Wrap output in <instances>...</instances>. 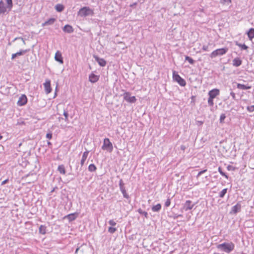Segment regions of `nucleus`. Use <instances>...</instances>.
<instances>
[{"instance_id":"29","label":"nucleus","mask_w":254,"mask_h":254,"mask_svg":"<svg viewBox=\"0 0 254 254\" xmlns=\"http://www.w3.org/2000/svg\"><path fill=\"white\" fill-rule=\"evenodd\" d=\"M211 46H214V45H213V44H209L207 45H203V46L202 47V50L204 51H210L213 48V47L211 48Z\"/></svg>"},{"instance_id":"35","label":"nucleus","mask_w":254,"mask_h":254,"mask_svg":"<svg viewBox=\"0 0 254 254\" xmlns=\"http://www.w3.org/2000/svg\"><path fill=\"white\" fill-rule=\"evenodd\" d=\"M137 212L140 214L143 215L145 218L148 217V213L145 211H143L141 208H139L137 210Z\"/></svg>"},{"instance_id":"57","label":"nucleus","mask_w":254,"mask_h":254,"mask_svg":"<svg viewBox=\"0 0 254 254\" xmlns=\"http://www.w3.org/2000/svg\"><path fill=\"white\" fill-rule=\"evenodd\" d=\"M116 133H117V134H120V132H119V131L118 130V129H117V130H116Z\"/></svg>"},{"instance_id":"20","label":"nucleus","mask_w":254,"mask_h":254,"mask_svg":"<svg viewBox=\"0 0 254 254\" xmlns=\"http://www.w3.org/2000/svg\"><path fill=\"white\" fill-rule=\"evenodd\" d=\"M63 31L64 32L67 33H71L73 32L74 29L72 28V27L68 24L65 25L63 28Z\"/></svg>"},{"instance_id":"8","label":"nucleus","mask_w":254,"mask_h":254,"mask_svg":"<svg viewBox=\"0 0 254 254\" xmlns=\"http://www.w3.org/2000/svg\"><path fill=\"white\" fill-rule=\"evenodd\" d=\"M27 103V98L25 95H22L17 101V104L19 106L25 105Z\"/></svg>"},{"instance_id":"15","label":"nucleus","mask_w":254,"mask_h":254,"mask_svg":"<svg viewBox=\"0 0 254 254\" xmlns=\"http://www.w3.org/2000/svg\"><path fill=\"white\" fill-rule=\"evenodd\" d=\"M78 216L77 213H73L66 215L64 218L67 219L69 222H71L76 219Z\"/></svg>"},{"instance_id":"43","label":"nucleus","mask_w":254,"mask_h":254,"mask_svg":"<svg viewBox=\"0 0 254 254\" xmlns=\"http://www.w3.org/2000/svg\"><path fill=\"white\" fill-rule=\"evenodd\" d=\"M226 118V115L225 114H222L220 117V122L221 123H223L224 120Z\"/></svg>"},{"instance_id":"60","label":"nucleus","mask_w":254,"mask_h":254,"mask_svg":"<svg viewBox=\"0 0 254 254\" xmlns=\"http://www.w3.org/2000/svg\"><path fill=\"white\" fill-rule=\"evenodd\" d=\"M8 45H11V43L10 42L8 43Z\"/></svg>"},{"instance_id":"49","label":"nucleus","mask_w":254,"mask_h":254,"mask_svg":"<svg viewBox=\"0 0 254 254\" xmlns=\"http://www.w3.org/2000/svg\"><path fill=\"white\" fill-rule=\"evenodd\" d=\"M18 39H21V40H22V41H23V43L24 45L25 44V40H24V39H23L22 37H16V38H15L13 40V41H15V40H18Z\"/></svg>"},{"instance_id":"3","label":"nucleus","mask_w":254,"mask_h":254,"mask_svg":"<svg viewBox=\"0 0 254 254\" xmlns=\"http://www.w3.org/2000/svg\"><path fill=\"white\" fill-rule=\"evenodd\" d=\"M228 50V49L226 47L216 49L211 53L210 57L213 59L217 56L224 55L227 52Z\"/></svg>"},{"instance_id":"47","label":"nucleus","mask_w":254,"mask_h":254,"mask_svg":"<svg viewBox=\"0 0 254 254\" xmlns=\"http://www.w3.org/2000/svg\"><path fill=\"white\" fill-rule=\"evenodd\" d=\"M46 137L49 139H51L52 138V133L51 131L48 132L46 134Z\"/></svg>"},{"instance_id":"51","label":"nucleus","mask_w":254,"mask_h":254,"mask_svg":"<svg viewBox=\"0 0 254 254\" xmlns=\"http://www.w3.org/2000/svg\"><path fill=\"white\" fill-rule=\"evenodd\" d=\"M64 116L65 117V120H66L67 119V118L68 117V114L67 112L64 111Z\"/></svg>"},{"instance_id":"56","label":"nucleus","mask_w":254,"mask_h":254,"mask_svg":"<svg viewBox=\"0 0 254 254\" xmlns=\"http://www.w3.org/2000/svg\"><path fill=\"white\" fill-rule=\"evenodd\" d=\"M202 124H203V122H198V124H197V125H198V126H201V125H202Z\"/></svg>"},{"instance_id":"61","label":"nucleus","mask_w":254,"mask_h":254,"mask_svg":"<svg viewBox=\"0 0 254 254\" xmlns=\"http://www.w3.org/2000/svg\"><path fill=\"white\" fill-rule=\"evenodd\" d=\"M213 254H219L215 253Z\"/></svg>"},{"instance_id":"45","label":"nucleus","mask_w":254,"mask_h":254,"mask_svg":"<svg viewBox=\"0 0 254 254\" xmlns=\"http://www.w3.org/2000/svg\"><path fill=\"white\" fill-rule=\"evenodd\" d=\"M207 171V169H204L203 170H201L198 172L197 175H196V178L198 179L199 177L202 174L205 173Z\"/></svg>"},{"instance_id":"23","label":"nucleus","mask_w":254,"mask_h":254,"mask_svg":"<svg viewBox=\"0 0 254 254\" xmlns=\"http://www.w3.org/2000/svg\"><path fill=\"white\" fill-rule=\"evenodd\" d=\"M237 87L238 89L242 90H247L251 89V86L242 84L241 83H237Z\"/></svg>"},{"instance_id":"42","label":"nucleus","mask_w":254,"mask_h":254,"mask_svg":"<svg viewBox=\"0 0 254 254\" xmlns=\"http://www.w3.org/2000/svg\"><path fill=\"white\" fill-rule=\"evenodd\" d=\"M247 110L249 112H253L254 111V105L248 106L247 107Z\"/></svg>"},{"instance_id":"39","label":"nucleus","mask_w":254,"mask_h":254,"mask_svg":"<svg viewBox=\"0 0 254 254\" xmlns=\"http://www.w3.org/2000/svg\"><path fill=\"white\" fill-rule=\"evenodd\" d=\"M122 193L124 197H125V198L127 199H130V196L128 195V194L126 190H124L123 191H122Z\"/></svg>"},{"instance_id":"30","label":"nucleus","mask_w":254,"mask_h":254,"mask_svg":"<svg viewBox=\"0 0 254 254\" xmlns=\"http://www.w3.org/2000/svg\"><path fill=\"white\" fill-rule=\"evenodd\" d=\"M58 171L62 174H65V170L64 165H60L58 166Z\"/></svg>"},{"instance_id":"9","label":"nucleus","mask_w":254,"mask_h":254,"mask_svg":"<svg viewBox=\"0 0 254 254\" xmlns=\"http://www.w3.org/2000/svg\"><path fill=\"white\" fill-rule=\"evenodd\" d=\"M89 249L88 246L86 244H83L76 249L75 253V254H77L78 252L80 251L82 253V254H84V252L88 250Z\"/></svg>"},{"instance_id":"55","label":"nucleus","mask_w":254,"mask_h":254,"mask_svg":"<svg viewBox=\"0 0 254 254\" xmlns=\"http://www.w3.org/2000/svg\"><path fill=\"white\" fill-rule=\"evenodd\" d=\"M232 168H233V166H231V165H228V166H227V169H228V170H229V171H230V170H232Z\"/></svg>"},{"instance_id":"14","label":"nucleus","mask_w":254,"mask_h":254,"mask_svg":"<svg viewBox=\"0 0 254 254\" xmlns=\"http://www.w3.org/2000/svg\"><path fill=\"white\" fill-rule=\"evenodd\" d=\"M241 205L239 203H237L235 205L232 207L231 213L236 214L241 211Z\"/></svg>"},{"instance_id":"40","label":"nucleus","mask_w":254,"mask_h":254,"mask_svg":"<svg viewBox=\"0 0 254 254\" xmlns=\"http://www.w3.org/2000/svg\"><path fill=\"white\" fill-rule=\"evenodd\" d=\"M213 98H210L209 97L208 99V104L209 105V106H213V105H214V103H213Z\"/></svg>"},{"instance_id":"31","label":"nucleus","mask_w":254,"mask_h":254,"mask_svg":"<svg viewBox=\"0 0 254 254\" xmlns=\"http://www.w3.org/2000/svg\"><path fill=\"white\" fill-rule=\"evenodd\" d=\"M55 9L58 12H62L64 9V6L61 4H57L55 6Z\"/></svg>"},{"instance_id":"54","label":"nucleus","mask_w":254,"mask_h":254,"mask_svg":"<svg viewBox=\"0 0 254 254\" xmlns=\"http://www.w3.org/2000/svg\"><path fill=\"white\" fill-rule=\"evenodd\" d=\"M56 189H58V187H55V188H54L53 189V190L51 191L50 193H53V192H54L56 190Z\"/></svg>"},{"instance_id":"46","label":"nucleus","mask_w":254,"mask_h":254,"mask_svg":"<svg viewBox=\"0 0 254 254\" xmlns=\"http://www.w3.org/2000/svg\"><path fill=\"white\" fill-rule=\"evenodd\" d=\"M108 223L112 227L116 226L117 224V223L114 220H109Z\"/></svg>"},{"instance_id":"16","label":"nucleus","mask_w":254,"mask_h":254,"mask_svg":"<svg viewBox=\"0 0 254 254\" xmlns=\"http://www.w3.org/2000/svg\"><path fill=\"white\" fill-rule=\"evenodd\" d=\"M99 76L93 73H91L89 76V80L91 83H95L98 81Z\"/></svg>"},{"instance_id":"19","label":"nucleus","mask_w":254,"mask_h":254,"mask_svg":"<svg viewBox=\"0 0 254 254\" xmlns=\"http://www.w3.org/2000/svg\"><path fill=\"white\" fill-rule=\"evenodd\" d=\"M89 153V151L87 150L86 149V151L83 152V153L82 154L81 160L80 161V164H81V166L84 165L85 161H86V160L88 157Z\"/></svg>"},{"instance_id":"11","label":"nucleus","mask_w":254,"mask_h":254,"mask_svg":"<svg viewBox=\"0 0 254 254\" xmlns=\"http://www.w3.org/2000/svg\"><path fill=\"white\" fill-rule=\"evenodd\" d=\"M219 90L215 88L209 91L208 96L209 97L214 99L217 96L219 95Z\"/></svg>"},{"instance_id":"52","label":"nucleus","mask_w":254,"mask_h":254,"mask_svg":"<svg viewBox=\"0 0 254 254\" xmlns=\"http://www.w3.org/2000/svg\"><path fill=\"white\" fill-rule=\"evenodd\" d=\"M8 181H9V180L8 179H6L1 182V185H4L6 184L7 183H8Z\"/></svg>"},{"instance_id":"53","label":"nucleus","mask_w":254,"mask_h":254,"mask_svg":"<svg viewBox=\"0 0 254 254\" xmlns=\"http://www.w3.org/2000/svg\"><path fill=\"white\" fill-rule=\"evenodd\" d=\"M186 149V147L185 145H181V149L184 151Z\"/></svg>"},{"instance_id":"10","label":"nucleus","mask_w":254,"mask_h":254,"mask_svg":"<svg viewBox=\"0 0 254 254\" xmlns=\"http://www.w3.org/2000/svg\"><path fill=\"white\" fill-rule=\"evenodd\" d=\"M44 86L46 94H49L52 91L51 87V81L50 80H46V82L44 83Z\"/></svg>"},{"instance_id":"59","label":"nucleus","mask_w":254,"mask_h":254,"mask_svg":"<svg viewBox=\"0 0 254 254\" xmlns=\"http://www.w3.org/2000/svg\"><path fill=\"white\" fill-rule=\"evenodd\" d=\"M3 137V136L2 135H0V140Z\"/></svg>"},{"instance_id":"58","label":"nucleus","mask_w":254,"mask_h":254,"mask_svg":"<svg viewBox=\"0 0 254 254\" xmlns=\"http://www.w3.org/2000/svg\"><path fill=\"white\" fill-rule=\"evenodd\" d=\"M48 145L49 146V145H52V143H51V142H50V141H48Z\"/></svg>"},{"instance_id":"37","label":"nucleus","mask_w":254,"mask_h":254,"mask_svg":"<svg viewBox=\"0 0 254 254\" xmlns=\"http://www.w3.org/2000/svg\"><path fill=\"white\" fill-rule=\"evenodd\" d=\"M218 172L220 173V174L224 176L225 178L228 179V176L224 172H223L221 168L220 167H219L218 168Z\"/></svg>"},{"instance_id":"6","label":"nucleus","mask_w":254,"mask_h":254,"mask_svg":"<svg viewBox=\"0 0 254 254\" xmlns=\"http://www.w3.org/2000/svg\"><path fill=\"white\" fill-rule=\"evenodd\" d=\"M124 99L127 102L130 103H134L136 102V99L135 96H131V94L129 92H126L123 94Z\"/></svg>"},{"instance_id":"5","label":"nucleus","mask_w":254,"mask_h":254,"mask_svg":"<svg viewBox=\"0 0 254 254\" xmlns=\"http://www.w3.org/2000/svg\"><path fill=\"white\" fill-rule=\"evenodd\" d=\"M102 149L103 150H107L110 151H112L113 149V145L109 138H105L104 139V143L103 146H102Z\"/></svg>"},{"instance_id":"22","label":"nucleus","mask_w":254,"mask_h":254,"mask_svg":"<svg viewBox=\"0 0 254 254\" xmlns=\"http://www.w3.org/2000/svg\"><path fill=\"white\" fill-rule=\"evenodd\" d=\"M56 19L55 18H51L45 22L42 23V26H45L47 25H51L54 23Z\"/></svg>"},{"instance_id":"21","label":"nucleus","mask_w":254,"mask_h":254,"mask_svg":"<svg viewBox=\"0 0 254 254\" xmlns=\"http://www.w3.org/2000/svg\"><path fill=\"white\" fill-rule=\"evenodd\" d=\"M232 62L233 65L236 67L240 66L242 64V61L239 58H235Z\"/></svg>"},{"instance_id":"41","label":"nucleus","mask_w":254,"mask_h":254,"mask_svg":"<svg viewBox=\"0 0 254 254\" xmlns=\"http://www.w3.org/2000/svg\"><path fill=\"white\" fill-rule=\"evenodd\" d=\"M220 2L223 4L228 5L231 2V0H220Z\"/></svg>"},{"instance_id":"13","label":"nucleus","mask_w":254,"mask_h":254,"mask_svg":"<svg viewBox=\"0 0 254 254\" xmlns=\"http://www.w3.org/2000/svg\"><path fill=\"white\" fill-rule=\"evenodd\" d=\"M30 49H26V50H20L19 52L13 54L11 56V60H14L16 57L22 56L27 52H29Z\"/></svg>"},{"instance_id":"17","label":"nucleus","mask_w":254,"mask_h":254,"mask_svg":"<svg viewBox=\"0 0 254 254\" xmlns=\"http://www.w3.org/2000/svg\"><path fill=\"white\" fill-rule=\"evenodd\" d=\"M7 8V5L5 6L3 0H1L0 1V14H4L6 12Z\"/></svg>"},{"instance_id":"2","label":"nucleus","mask_w":254,"mask_h":254,"mask_svg":"<svg viewBox=\"0 0 254 254\" xmlns=\"http://www.w3.org/2000/svg\"><path fill=\"white\" fill-rule=\"evenodd\" d=\"M93 14V10L89 7L87 6L82 7L77 12V15L81 17H86L89 15H92Z\"/></svg>"},{"instance_id":"44","label":"nucleus","mask_w":254,"mask_h":254,"mask_svg":"<svg viewBox=\"0 0 254 254\" xmlns=\"http://www.w3.org/2000/svg\"><path fill=\"white\" fill-rule=\"evenodd\" d=\"M171 204V199L170 198H168L165 203V206L167 207H169L170 205Z\"/></svg>"},{"instance_id":"36","label":"nucleus","mask_w":254,"mask_h":254,"mask_svg":"<svg viewBox=\"0 0 254 254\" xmlns=\"http://www.w3.org/2000/svg\"><path fill=\"white\" fill-rule=\"evenodd\" d=\"M185 60L188 61L191 64H193L195 63V61L188 56H185Z\"/></svg>"},{"instance_id":"48","label":"nucleus","mask_w":254,"mask_h":254,"mask_svg":"<svg viewBox=\"0 0 254 254\" xmlns=\"http://www.w3.org/2000/svg\"><path fill=\"white\" fill-rule=\"evenodd\" d=\"M183 217V215L182 214H174L172 217L174 219H177L179 217Z\"/></svg>"},{"instance_id":"50","label":"nucleus","mask_w":254,"mask_h":254,"mask_svg":"<svg viewBox=\"0 0 254 254\" xmlns=\"http://www.w3.org/2000/svg\"><path fill=\"white\" fill-rule=\"evenodd\" d=\"M230 95L233 98V99L235 100H236V96H235V93L233 92H230Z\"/></svg>"},{"instance_id":"28","label":"nucleus","mask_w":254,"mask_h":254,"mask_svg":"<svg viewBox=\"0 0 254 254\" xmlns=\"http://www.w3.org/2000/svg\"><path fill=\"white\" fill-rule=\"evenodd\" d=\"M119 187H120V190L121 192L126 190L125 187V184L123 182V181L122 179H120V180L119 181Z\"/></svg>"},{"instance_id":"24","label":"nucleus","mask_w":254,"mask_h":254,"mask_svg":"<svg viewBox=\"0 0 254 254\" xmlns=\"http://www.w3.org/2000/svg\"><path fill=\"white\" fill-rule=\"evenodd\" d=\"M161 209V205L160 203L154 205L152 207L151 210L153 212H159Z\"/></svg>"},{"instance_id":"1","label":"nucleus","mask_w":254,"mask_h":254,"mask_svg":"<svg viewBox=\"0 0 254 254\" xmlns=\"http://www.w3.org/2000/svg\"><path fill=\"white\" fill-rule=\"evenodd\" d=\"M235 244L230 242L229 243L224 242L222 244L217 245L216 248L219 250L227 254L231 253L235 249Z\"/></svg>"},{"instance_id":"32","label":"nucleus","mask_w":254,"mask_h":254,"mask_svg":"<svg viewBox=\"0 0 254 254\" xmlns=\"http://www.w3.org/2000/svg\"><path fill=\"white\" fill-rule=\"evenodd\" d=\"M88 169L89 171L93 172L96 171L97 167L94 164H91L89 165Z\"/></svg>"},{"instance_id":"34","label":"nucleus","mask_w":254,"mask_h":254,"mask_svg":"<svg viewBox=\"0 0 254 254\" xmlns=\"http://www.w3.org/2000/svg\"><path fill=\"white\" fill-rule=\"evenodd\" d=\"M227 190H228V189H227V188L224 189L222 191H221L219 192V196L220 198H223L224 197V196L225 195V194H226V193L227 192Z\"/></svg>"},{"instance_id":"38","label":"nucleus","mask_w":254,"mask_h":254,"mask_svg":"<svg viewBox=\"0 0 254 254\" xmlns=\"http://www.w3.org/2000/svg\"><path fill=\"white\" fill-rule=\"evenodd\" d=\"M117 230V229L116 228L111 226L108 228V231L110 234H114Z\"/></svg>"},{"instance_id":"26","label":"nucleus","mask_w":254,"mask_h":254,"mask_svg":"<svg viewBox=\"0 0 254 254\" xmlns=\"http://www.w3.org/2000/svg\"><path fill=\"white\" fill-rule=\"evenodd\" d=\"M235 44L241 48L242 50H247L249 48V47L245 44H241L238 42H236Z\"/></svg>"},{"instance_id":"4","label":"nucleus","mask_w":254,"mask_h":254,"mask_svg":"<svg viewBox=\"0 0 254 254\" xmlns=\"http://www.w3.org/2000/svg\"><path fill=\"white\" fill-rule=\"evenodd\" d=\"M173 78L181 86H185L186 85L185 80L182 78L176 71L173 72Z\"/></svg>"},{"instance_id":"12","label":"nucleus","mask_w":254,"mask_h":254,"mask_svg":"<svg viewBox=\"0 0 254 254\" xmlns=\"http://www.w3.org/2000/svg\"><path fill=\"white\" fill-rule=\"evenodd\" d=\"M93 57L95 59V61L101 66L103 67L106 65L107 63L106 61L104 59L100 58L96 55H94Z\"/></svg>"},{"instance_id":"7","label":"nucleus","mask_w":254,"mask_h":254,"mask_svg":"<svg viewBox=\"0 0 254 254\" xmlns=\"http://www.w3.org/2000/svg\"><path fill=\"white\" fill-rule=\"evenodd\" d=\"M195 203H192L191 200H188L183 204V209L186 211L191 210L195 205Z\"/></svg>"},{"instance_id":"18","label":"nucleus","mask_w":254,"mask_h":254,"mask_svg":"<svg viewBox=\"0 0 254 254\" xmlns=\"http://www.w3.org/2000/svg\"><path fill=\"white\" fill-rule=\"evenodd\" d=\"M55 59L56 61L59 62L60 64H63L64 61L61 53L59 51L56 53L55 56Z\"/></svg>"},{"instance_id":"25","label":"nucleus","mask_w":254,"mask_h":254,"mask_svg":"<svg viewBox=\"0 0 254 254\" xmlns=\"http://www.w3.org/2000/svg\"><path fill=\"white\" fill-rule=\"evenodd\" d=\"M248 36L250 40H252L254 38V28H251L247 32Z\"/></svg>"},{"instance_id":"33","label":"nucleus","mask_w":254,"mask_h":254,"mask_svg":"<svg viewBox=\"0 0 254 254\" xmlns=\"http://www.w3.org/2000/svg\"><path fill=\"white\" fill-rule=\"evenodd\" d=\"M6 3H7V9H9V11L11 10L12 6H13V3L12 0H5Z\"/></svg>"},{"instance_id":"27","label":"nucleus","mask_w":254,"mask_h":254,"mask_svg":"<svg viewBox=\"0 0 254 254\" xmlns=\"http://www.w3.org/2000/svg\"><path fill=\"white\" fill-rule=\"evenodd\" d=\"M46 226L45 225H41L39 228V233L41 234L44 235L46 233Z\"/></svg>"}]
</instances>
